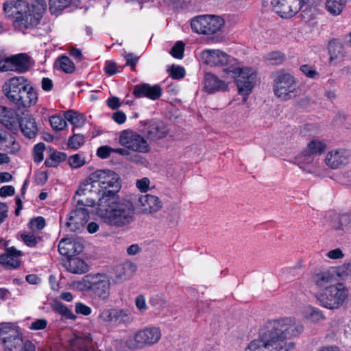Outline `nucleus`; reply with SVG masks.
Masks as SVG:
<instances>
[{
  "label": "nucleus",
  "instance_id": "nucleus-1",
  "mask_svg": "<svg viewBox=\"0 0 351 351\" xmlns=\"http://www.w3.org/2000/svg\"><path fill=\"white\" fill-rule=\"evenodd\" d=\"M303 330V326L290 317L269 321L258 338L252 341L245 351H293L295 343L288 340L298 337Z\"/></svg>",
  "mask_w": 351,
  "mask_h": 351
},
{
  "label": "nucleus",
  "instance_id": "nucleus-2",
  "mask_svg": "<svg viewBox=\"0 0 351 351\" xmlns=\"http://www.w3.org/2000/svg\"><path fill=\"white\" fill-rule=\"evenodd\" d=\"M97 215L104 223L115 228L128 226L135 219L133 204L112 191L99 198Z\"/></svg>",
  "mask_w": 351,
  "mask_h": 351
},
{
  "label": "nucleus",
  "instance_id": "nucleus-3",
  "mask_svg": "<svg viewBox=\"0 0 351 351\" xmlns=\"http://www.w3.org/2000/svg\"><path fill=\"white\" fill-rule=\"evenodd\" d=\"M2 88L6 97L19 109L29 108L35 105L38 101L36 91L23 76L9 79Z\"/></svg>",
  "mask_w": 351,
  "mask_h": 351
},
{
  "label": "nucleus",
  "instance_id": "nucleus-4",
  "mask_svg": "<svg viewBox=\"0 0 351 351\" xmlns=\"http://www.w3.org/2000/svg\"><path fill=\"white\" fill-rule=\"evenodd\" d=\"M46 3L44 0H35L31 4H21V7L14 15V26L20 29L36 27L45 10Z\"/></svg>",
  "mask_w": 351,
  "mask_h": 351
},
{
  "label": "nucleus",
  "instance_id": "nucleus-5",
  "mask_svg": "<svg viewBox=\"0 0 351 351\" xmlns=\"http://www.w3.org/2000/svg\"><path fill=\"white\" fill-rule=\"evenodd\" d=\"M84 288L92 291L99 300L107 302L110 296V281L104 274H89L83 278Z\"/></svg>",
  "mask_w": 351,
  "mask_h": 351
},
{
  "label": "nucleus",
  "instance_id": "nucleus-6",
  "mask_svg": "<svg viewBox=\"0 0 351 351\" xmlns=\"http://www.w3.org/2000/svg\"><path fill=\"white\" fill-rule=\"evenodd\" d=\"M119 179V176L111 170H97L90 175V180H93L99 190V197L109 191L117 194L121 188Z\"/></svg>",
  "mask_w": 351,
  "mask_h": 351
},
{
  "label": "nucleus",
  "instance_id": "nucleus-7",
  "mask_svg": "<svg viewBox=\"0 0 351 351\" xmlns=\"http://www.w3.org/2000/svg\"><path fill=\"white\" fill-rule=\"evenodd\" d=\"M160 338V329L156 326H149L138 330L132 337L128 339L125 345L132 350L143 348L156 344Z\"/></svg>",
  "mask_w": 351,
  "mask_h": 351
},
{
  "label": "nucleus",
  "instance_id": "nucleus-8",
  "mask_svg": "<svg viewBox=\"0 0 351 351\" xmlns=\"http://www.w3.org/2000/svg\"><path fill=\"white\" fill-rule=\"evenodd\" d=\"M348 295V291L342 283L326 287L320 295L321 304L327 308L335 309L343 304Z\"/></svg>",
  "mask_w": 351,
  "mask_h": 351
},
{
  "label": "nucleus",
  "instance_id": "nucleus-9",
  "mask_svg": "<svg viewBox=\"0 0 351 351\" xmlns=\"http://www.w3.org/2000/svg\"><path fill=\"white\" fill-rule=\"evenodd\" d=\"M224 21L220 16L202 15L193 18L191 22L192 29L202 34H217L223 26Z\"/></svg>",
  "mask_w": 351,
  "mask_h": 351
},
{
  "label": "nucleus",
  "instance_id": "nucleus-10",
  "mask_svg": "<svg viewBox=\"0 0 351 351\" xmlns=\"http://www.w3.org/2000/svg\"><path fill=\"white\" fill-rule=\"evenodd\" d=\"M101 194L93 180H90V176L78 188L74 196L76 206L93 207L96 199L99 200Z\"/></svg>",
  "mask_w": 351,
  "mask_h": 351
},
{
  "label": "nucleus",
  "instance_id": "nucleus-11",
  "mask_svg": "<svg viewBox=\"0 0 351 351\" xmlns=\"http://www.w3.org/2000/svg\"><path fill=\"white\" fill-rule=\"evenodd\" d=\"M234 74L239 94L248 96L256 83V73L252 68H234L229 71ZM246 101V97L243 99Z\"/></svg>",
  "mask_w": 351,
  "mask_h": 351
},
{
  "label": "nucleus",
  "instance_id": "nucleus-12",
  "mask_svg": "<svg viewBox=\"0 0 351 351\" xmlns=\"http://www.w3.org/2000/svg\"><path fill=\"white\" fill-rule=\"evenodd\" d=\"M119 141L122 146L134 152L145 154L150 151V147L147 140L133 130L122 131Z\"/></svg>",
  "mask_w": 351,
  "mask_h": 351
},
{
  "label": "nucleus",
  "instance_id": "nucleus-13",
  "mask_svg": "<svg viewBox=\"0 0 351 351\" xmlns=\"http://www.w3.org/2000/svg\"><path fill=\"white\" fill-rule=\"evenodd\" d=\"M295 90V84L292 75L287 73L278 75L274 81V91L276 97L282 100L291 98L292 93Z\"/></svg>",
  "mask_w": 351,
  "mask_h": 351
},
{
  "label": "nucleus",
  "instance_id": "nucleus-14",
  "mask_svg": "<svg viewBox=\"0 0 351 351\" xmlns=\"http://www.w3.org/2000/svg\"><path fill=\"white\" fill-rule=\"evenodd\" d=\"M1 71H14L19 73L26 72L30 66L29 57L26 53H19L5 58Z\"/></svg>",
  "mask_w": 351,
  "mask_h": 351
},
{
  "label": "nucleus",
  "instance_id": "nucleus-15",
  "mask_svg": "<svg viewBox=\"0 0 351 351\" xmlns=\"http://www.w3.org/2000/svg\"><path fill=\"white\" fill-rule=\"evenodd\" d=\"M274 10L282 18H290L301 9V0H271Z\"/></svg>",
  "mask_w": 351,
  "mask_h": 351
},
{
  "label": "nucleus",
  "instance_id": "nucleus-16",
  "mask_svg": "<svg viewBox=\"0 0 351 351\" xmlns=\"http://www.w3.org/2000/svg\"><path fill=\"white\" fill-rule=\"evenodd\" d=\"M86 206H76V208L71 212L66 226L73 232L80 230L84 228L89 219V213Z\"/></svg>",
  "mask_w": 351,
  "mask_h": 351
},
{
  "label": "nucleus",
  "instance_id": "nucleus-17",
  "mask_svg": "<svg viewBox=\"0 0 351 351\" xmlns=\"http://www.w3.org/2000/svg\"><path fill=\"white\" fill-rule=\"evenodd\" d=\"M202 62L211 66H224L230 61L229 56L218 49H206L201 52Z\"/></svg>",
  "mask_w": 351,
  "mask_h": 351
},
{
  "label": "nucleus",
  "instance_id": "nucleus-18",
  "mask_svg": "<svg viewBox=\"0 0 351 351\" xmlns=\"http://www.w3.org/2000/svg\"><path fill=\"white\" fill-rule=\"evenodd\" d=\"M350 156V152L344 149H333L328 152L325 157V164L332 169L346 165Z\"/></svg>",
  "mask_w": 351,
  "mask_h": 351
},
{
  "label": "nucleus",
  "instance_id": "nucleus-19",
  "mask_svg": "<svg viewBox=\"0 0 351 351\" xmlns=\"http://www.w3.org/2000/svg\"><path fill=\"white\" fill-rule=\"evenodd\" d=\"M136 206L141 208L143 214H153L162 208V203L157 196L146 194L138 196Z\"/></svg>",
  "mask_w": 351,
  "mask_h": 351
},
{
  "label": "nucleus",
  "instance_id": "nucleus-20",
  "mask_svg": "<svg viewBox=\"0 0 351 351\" xmlns=\"http://www.w3.org/2000/svg\"><path fill=\"white\" fill-rule=\"evenodd\" d=\"M8 328H2L0 329V336L6 349L10 351H20L22 349L24 341L19 335L17 331L11 330L10 333L7 335Z\"/></svg>",
  "mask_w": 351,
  "mask_h": 351
},
{
  "label": "nucleus",
  "instance_id": "nucleus-21",
  "mask_svg": "<svg viewBox=\"0 0 351 351\" xmlns=\"http://www.w3.org/2000/svg\"><path fill=\"white\" fill-rule=\"evenodd\" d=\"M133 94L138 98L147 97L152 100H156L162 95V88L158 84L150 85L144 83L134 86Z\"/></svg>",
  "mask_w": 351,
  "mask_h": 351
},
{
  "label": "nucleus",
  "instance_id": "nucleus-22",
  "mask_svg": "<svg viewBox=\"0 0 351 351\" xmlns=\"http://www.w3.org/2000/svg\"><path fill=\"white\" fill-rule=\"evenodd\" d=\"M18 124L24 136L29 139L34 138L36 136L38 128L35 119L32 116L25 114L20 119L18 118Z\"/></svg>",
  "mask_w": 351,
  "mask_h": 351
},
{
  "label": "nucleus",
  "instance_id": "nucleus-23",
  "mask_svg": "<svg viewBox=\"0 0 351 351\" xmlns=\"http://www.w3.org/2000/svg\"><path fill=\"white\" fill-rule=\"evenodd\" d=\"M298 162L301 169L310 173H319L322 171L319 161L315 156L303 152L298 158Z\"/></svg>",
  "mask_w": 351,
  "mask_h": 351
},
{
  "label": "nucleus",
  "instance_id": "nucleus-24",
  "mask_svg": "<svg viewBox=\"0 0 351 351\" xmlns=\"http://www.w3.org/2000/svg\"><path fill=\"white\" fill-rule=\"evenodd\" d=\"M146 136L150 141H157L165 138L168 130L165 125L158 121H151L145 128Z\"/></svg>",
  "mask_w": 351,
  "mask_h": 351
},
{
  "label": "nucleus",
  "instance_id": "nucleus-25",
  "mask_svg": "<svg viewBox=\"0 0 351 351\" xmlns=\"http://www.w3.org/2000/svg\"><path fill=\"white\" fill-rule=\"evenodd\" d=\"M21 251L13 247H7L4 254L0 255V264L8 269H16L20 265Z\"/></svg>",
  "mask_w": 351,
  "mask_h": 351
},
{
  "label": "nucleus",
  "instance_id": "nucleus-26",
  "mask_svg": "<svg viewBox=\"0 0 351 351\" xmlns=\"http://www.w3.org/2000/svg\"><path fill=\"white\" fill-rule=\"evenodd\" d=\"M18 117L17 113L13 110L0 106V123L8 129H17Z\"/></svg>",
  "mask_w": 351,
  "mask_h": 351
},
{
  "label": "nucleus",
  "instance_id": "nucleus-27",
  "mask_svg": "<svg viewBox=\"0 0 351 351\" xmlns=\"http://www.w3.org/2000/svg\"><path fill=\"white\" fill-rule=\"evenodd\" d=\"M228 85L223 81L220 80L217 77L206 73L204 77V88L208 93L226 90Z\"/></svg>",
  "mask_w": 351,
  "mask_h": 351
},
{
  "label": "nucleus",
  "instance_id": "nucleus-28",
  "mask_svg": "<svg viewBox=\"0 0 351 351\" xmlns=\"http://www.w3.org/2000/svg\"><path fill=\"white\" fill-rule=\"evenodd\" d=\"M71 351H96L92 343L90 335L77 337L71 342Z\"/></svg>",
  "mask_w": 351,
  "mask_h": 351
},
{
  "label": "nucleus",
  "instance_id": "nucleus-29",
  "mask_svg": "<svg viewBox=\"0 0 351 351\" xmlns=\"http://www.w3.org/2000/svg\"><path fill=\"white\" fill-rule=\"evenodd\" d=\"M136 267L132 262H125L117 265L114 269L116 278L120 280L130 278L136 271Z\"/></svg>",
  "mask_w": 351,
  "mask_h": 351
},
{
  "label": "nucleus",
  "instance_id": "nucleus-30",
  "mask_svg": "<svg viewBox=\"0 0 351 351\" xmlns=\"http://www.w3.org/2000/svg\"><path fill=\"white\" fill-rule=\"evenodd\" d=\"M65 267L69 271L77 274H84L88 270L87 264L79 258H69L65 263Z\"/></svg>",
  "mask_w": 351,
  "mask_h": 351
},
{
  "label": "nucleus",
  "instance_id": "nucleus-31",
  "mask_svg": "<svg viewBox=\"0 0 351 351\" xmlns=\"http://www.w3.org/2000/svg\"><path fill=\"white\" fill-rule=\"evenodd\" d=\"M312 280L317 286L324 287L334 280V273L328 269L320 271L313 275Z\"/></svg>",
  "mask_w": 351,
  "mask_h": 351
},
{
  "label": "nucleus",
  "instance_id": "nucleus-32",
  "mask_svg": "<svg viewBox=\"0 0 351 351\" xmlns=\"http://www.w3.org/2000/svg\"><path fill=\"white\" fill-rule=\"evenodd\" d=\"M54 66L56 69L62 70L66 73H72L75 68L74 63L66 56H62L58 58L56 60Z\"/></svg>",
  "mask_w": 351,
  "mask_h": 351
},
{
  "label": "nucleus",
  "instance_id": "nucleus-33",
  "mask_svg": "<svg viewBox=\"0 0 351 351\" xmlns=\"http://www.w3.org/2000/svg\"><path fill=\"white\" fill-rule=\"evenodd\" d=\"M21 146L16 139L9 135L6 136V141H3L0 145V149L7 152L10 154H15L20 150Z\"/></svg>",
  "mask_w": 351,
  "mask_h": 351
},
{
  "label": "nucleus",
  "instance_id": "nucleus-34",
  "mask_svg": "<svg viewBox=\"0 0 351 351\" xmlns=\"http://www.w3.org/2000/svg\"><path fill=\"white\" fill-rule=\"evenodd\" d=\"M303 315L304 317L314 323L325 319L322 311L311 306H308L304 308Z\"/></svg>",
  "mask_w": 351,
  "mask_h": 351
},
{
  "label": "nucleus",
  "instance_id": "nucleus-35",
  "mask_svg": "<svg viewBox=\"0 0 351 351\" xmlns=\"http://www.w3.org/2000/svg\"><path fill=\"white\" fill-rule=\"evenodd\" d=\"M64 119L70 122L75 128H81L85 123L84 116L74 110H68L65 112Z\"/></svg>",
  "mask_w": 351,
  "mask_h": 351
},
{
  "label": "nucleus",
  "instance_id": "nucleus-36",
  "mask_svg": "<svg viewBox=\"0 0 351 351\" xmlns=\"http://www.w3.org/2000/svg\"><path fill=\"white\" fill-rule=\"evenodd\" d=\"M75 243L70 239H62L58 245V251L62 256L68 258L73 256V247L75 246Z\"/></svg>",
  "mask_w": 351,
  "mask_h": 351
},
{
  "label": "nucleus",
  "instance_id": "nucleus-37",
  "mask_svg": "<svg viewBox=\"0 0 351 351\" xmlns=\"http://www.w3.org/2000/svg\"><path fill=\"white\" fill-rule=\"evenodd\" d=\"M326 148V145L323 141L319 140H312L308 143L307 147L304 152L315 156L321 154L324 152Z\"/></svg>",
  "mask_w": 351,
  "mask_h": 351
},
{
  "label": "nucleus",
  "instance_id": "nucleus-38",
  "mask_svg": "<svg viewBox=\"0 0 351 351\" xmlns=\"http://www.w3.org/2000/svg\"><path fill=\"white\" fill-rule=\"evenodd\" d=\"M21 4H29L24 0H12L3 4L4 12L8 16H14L17 10L21 7Z\"/></svg>",
  "mask_w": 351,
  "mask_h": 351
},
{
  "label": "nucleus",
  "instance_id": "nucleus-39",
  "mask_svg": "<svg viewBox=\"0 0 351 351\" xmlns=\"http://www.w3.org/2000/svg\"><path fill=\"white\" fill-rule=\"evenodd\" d=\"M66 159V154L65 153L53 152L49 157L45 160V165L49 167H56L60 162L64 161Z\"/></svg>",
  "mask_w": 351,
  "mask_h": 351
},
{
  "label": "nucleus",
  "instance_id": "nucleus-40",
  "mask_svg": "<svg viewBox=\"0 0 351 351\" xmlns=\"http://www.w3.org/2000/svg\"><path fill=\"white\" fill-rule=\"evenodd\" d=\"M71 3V0H49V10L53 14H59Z\"/></svg>",
  "mask_w": 351,
  "mask_h": 351
},
{
  "label": "nucleus",
  "instance_id": "nucleus-41",
  "mask_svg": "<svg viewBox=\"0 0 351 351\" xmlns=\"http://www.w3.org/2000/svg\"><path fill=\"white\" fill-rule=\"evenodd\" d=\"M342 0H327L326 2V10L333 15H339L343 10Z\"/></svg>",
  "mask_w": 351,
  "mask_h": 351
},
{
  "label": "nucleus",
  "instance_id": "nucleus-42",
  "mask_svg": "<svg viewBox=\"0 0 351 351\" xmlns=\"http://www.w3.org/2000/svg\"><path fill=\"white\" fill-rule=\"evenodd\" d=\"M113 152L118 153L121 156H125L128 160L135 162L136 163H142L143 158L138 154H132L130 149L126 147L113 149Z\"/></svg>",
  "mask_w": 351,
  "mask_h": 351
},
{
  "label": "nucleus",
  "instance_id": "nucleus-43",
  "mask_svg": "<svg viewBox=\"0 0 351 351\" xmlns=\"http://www.w3.org/2000/svg\"><path fill=\"white\" fill-rule=\"evenodd\" d=\"M54 310L56 312L58 313L66 319L74 320L76 318L75 315L72 313V311L60 302H57L55 304Z\"/></svg>",
  "mask_w": 351,
  "mask_h": 351
},
{
  "label": "nucleus",
  "instance_id": "nucleus-44",
  "mask_svg": "<svg viewBox=\"0 0 351 351\" xmlns=\"http://www.w3.org/2000/svg\"><path fill=\"white\" fill-rule=\"evenodd\" d=\"M129 322L130 317L125 311L114 308L112 324H120Z\"/></svg>",
  "mask_w": 351,
  "mask_h": 351
},
{
  "label": "nucleus",
  "instance_id": "nucleus-45",
  "mask_svg": "<svg viewBox=\"0 0 351 351\" xmlns=\"http://www.w3.org/2000/svg\"><path fill=\"white\" fill-rule=\"evenodd\" d=\"M332 271L341 278H346L351 275V263H346L332 269Z\"/></svg>",
  "mask_w": 351,
  "mask_h": 351
},
{
  "label": "nucleus",
  "instance_id": "nucleus-46",
  "mask_svg": "<svg viewBox=\"0 0 351 351\" xmlns=\"http://www.w3.org/2000/svg\"><path fill=\"white\" fill-rule=\"evenodd\" d=\"M149 304L157 310L162 309L166 306V301L160 295H152L149 302Z\"/></svg>",
  "mask_w": 351,
  "mask_h": 351
},
{
  "label": "nucleus",
  "instance_id": "nucleus-47",
  "mask_svg": "<svg viewBox=\"0 0 351 351\" xmlns=\"http://www.w3.org/2000/svg\"><path fill=\"white\" fill-rule=\"evenodd\" d=\"M49 121L51 127L56 130H63L66 125L65 119H63L58 115L51 116L50 117Z\"/></svg>",
  "mask_w": 351,
  "mask_h": 351
},
{
  "label": "nucleus",
  "instance_id": "nucleus-48",
  "mask_svg": "<svg viewBox=\"0 0 351 351\" xmlns=\"http://www.w3.org/2000/svg\"><path fill=\"white\" fill-rule=\"evenodd\" d=\"M114 308H104L100 311L98 315L99 322L102 323H112L113 320Z\"/></svg>",
  "mask_w": 351,
  "mask_h": 351
},
{
  "label": "nucleus",
  "instance_id": "nucleus-49",
  "mask_svg": "<svg viewBox=\"0 0 351 351\" xmlns=\"http://www.w3.org/2000/svg\"><path fill=\"white\" fill-rule=\"evenodd\" d=\"M84 143V137L80 134H75L69 138L68 145L72 148L77 149Z\"/></svg>",
  "mask_w": 351,
  "mask_h": 351
},
{
  "label": "nucleus",
  "instance_id": "nucleus-50",
  "mask_svg": "<svg viewBox=\"0 0 351 351\" xmlns=\"http://www.w3.org/2000/svg\"><path fill=\"white\" fill-rule=\"evenodd\" d=\"M45 149V145L43 143H39L34 147L33 154L35 162L39 163L43 160V152Z\"/></svg>",
  "mask_w": 351,
  "mask_h": 351
},
{
  "label": "nucleus",
  "instance_id": "nucleus-51",
  "mask_svg": "<svg viewBox=\"0 0 351 351\" xmlns=\"http://www.w3.org/2000/svg\"><path fill=\"white\" fill-rule=\"evenodd\" d=\"M29 226L33 231H40L45 226V220L43 217H37L29 221Z\"/></svg>",
  "mask_w": 351,
  "mask_h": 351
},
{
  "label": "nucleus",
  "instance_id": "nucleus-52",
  "mask_svg": "<svg viewBox=\"0 0 351 351\" xmlns=\"http://www.w3.org/2000/svg\"><path fill=\"white\" fill-rule=\"evenodd\" d=\"M168 71L173 79H181L185 75V70L180 66L172 65L169 68Z\"/></svg>",
  "mask_w": 351,
  "mask_h": 351
},
{
  "label": "nucleus",
  "instance_id": "nucleus-53",
  "mask_svg": "<svg viewBox=\"0 0 351 351\" xmlns=\"http://www.w3.org/2000/svg\"><path fill=\"white\" fill-rule=\"evenodd\" d=\"M267 60L272 64H280L284 60V55L280 51H273L267 55Z\"/></svg>",
  "mask_w": 351,
  "mask_h": 351
},
{
  "label": "nucleus",
  "instance_id": "nucleus-54",
  "mask_svg": "<svg viewBox=\"0 0 351 351\" xmlns=\"http://www.w3.org/2000/svg\"><path fill=\"white\" fill-rule=\"evenodd\" d=\"M184 49V44L182 41H178L171 50V54L176 58L182 59Z\"/></svg>",
  "mask_w": 351,
  "mask_h": 351
},
{
  "label": "nucleus",
  "instance_id": "nucleus-55",
  "mask_svg": "<svg viewBox=\"0 0 351 351\" xmlns=\"http://www.w3.org/2000/svg\"><path fill=\"white\" fill-rule=\"evenodd\" d=\"M69 163L72 168H78L84 164V160L80 155L75 154L69 157Z\"/></svg>",
  "mask_w": 351,
  "mask_h": 351
},
{
  "label": "nucleus",
  "instance_id": "nucleus-56",
  "mask_svg": "<svg viewBox=\"0 0 351 351\" xmlns=\"http://www.w3.org/2000/svg\"><path fill=\"white\" fill-rule=\"evenodd\" d=\"M300 71L307 77L310 78H315L319 75L318 73L313 69L312 66L304 64L300 66Z\"/></svg>",
  "mask_w": 351,
  "mask_h": 351
},
{
  "label": "nucleus",
  "instance_id": "nucleus-57",
  "mask_svg": "<svg viewBox=\"0 0 351 351\" xmlns=\"http://www.w3.org/2000/svg\"><path fill=\"white\" fill-rule=\"evenodd\" d=\"M21 237L25 243L29 247H34L38 242L37 238L31 233L23 234Z\"/></svg>",
  "mask_w": 351,
  "mask_h": 351
},
{
  "label": "nucleus",
  "instance_id": "nucleus-58",
  "mask_svg": "<svg viewBox=\"0 0 351 351\" xmlns=\"http://www.w3.org/2000/svg\"><path fill=\"white\" fill-rule=\"evenodd\" d=\"M150 181L147 178H143L140 180H137L136 182V187L143 193H145L149 189Z\"/></svg>",
  "mask_w": 351,
  "mask_h": 351
},
{
  "label": "nucleus",
  "instance_id": "nucleus-59",
  "mask_svg": "<svg viewBox=\"0 0 351 351\" xmlns=\"http://www.w3.org/2000/svg\"><path fill=\"white\" fill-rule=\"evenodd\" d=\"M75 312L78 314H82V315H88L91 313V308L84 304L83 303H81V302H77L75 304Z\"/></svg>",
  "mask_w": 351,
  "mask_h": 351
},
{
  "label": "nucleus",
  "instance_id": "nucleus-60",
  "mask_svg": "<svg viewBox=\"0 0 351 351\" xmlns=\"http://www.w3.org/2000/svg\"><path fill=\"white\" fill-rule=\"evenodd\" d=\"M113 152V149L108 146H101L97 149V155L101 158H107Z\"/></svg>",
  "mask_w": 351,
  "mask_h": 351
},
{
  "label": "nucleus",
  "instance_id": "nucleus-61",
  "mask_svg": "<svg viewBox=\"0 0 351 351\" xmlns=\"http://www.w3.org/2000/svg\"><path fill=\"white\" fill-rule=\"evenodd\" d=\"M135 304L137 308L141 312L144 313L147 309L145 298L143 295H139L135 299Z\"/></svg>",
  "mask_w": 351,
  "mask_h": 351
},
{
  "label": "nucleus",
  "instance_id": "nucleus-62",
  "mask_svg": "<svg viewBox=\"0 0 351 351\" xmlns=\"http://www.w3.org/2000/svg\"><path fill=\"white\" fill-rule=\"evenodd\" d=\"M126 63L125 65L130 66L132 71H135L136 65L138 60V57L136 56L132 53L125 56Z\"/></svg>",
  "mask_w": 351,
  "mask_h": 351
},
{
  "label": "nucleus",
  "instance_id": "nucleus-63",
  "mask_svg": "<svg viewBox=\"0 0 351 351\" xmlns=\"http://www.w3.org/2000/svg\"><path fill=\"white\" fill-rule=\"evenodd\" d=\"M326 256L330 259H341L344 257V254L340 248L328 251Z\"/></svg>",
  "mask_w": 351,
  "mask_h": 351
},
{
  "label": "nucleus",
  "instance_id": "nucleus-64",
  "mask_svg": "<svg viewBox=\"0 0 351 351\" xmlns=\"http://www.w3.org/2000/svg\"><path fill=\"white\" fill-rule=\"evenodd\" d=\"M105 71L110 75H112L120 71L118 69V66L115 62H107L105 66Z\"/></svg>",
  "mask_w": 351,
  "mask_h": 351
}]
</instances>
